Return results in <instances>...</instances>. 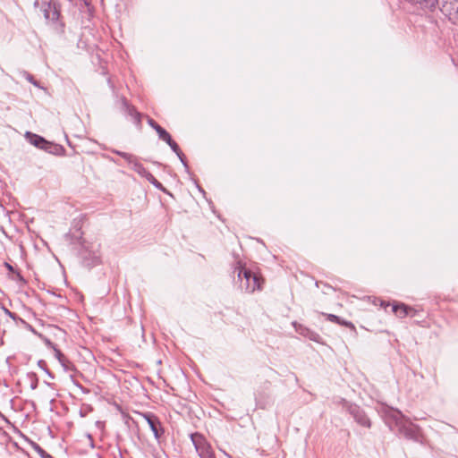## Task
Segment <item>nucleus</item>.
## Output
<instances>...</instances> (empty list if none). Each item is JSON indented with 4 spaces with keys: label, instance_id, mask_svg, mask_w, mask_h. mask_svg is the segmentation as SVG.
<instances>
[{
    "label": "nucleus",
    "instance_id": "1",
    "mask_svg": "<svg viewBox=\"0 0 458 458\" xmlns=\"http://www.w3.org/2000/svg\"><path fill=\"white\" fill-rule=\"evenodd\" d=\"M389 420H392L400 435L414 442L421 441L420 428L406 419L401 411H392L389 414Z\"/></svg>",
    "mask_w": 458,
    "mask_h": 458
},
{
    "label": "nucleus",
    "instance_id": "2",
    "mask_svg": "<svg viewBox=\"0 0 458 458\" xmlns=\"http://www.w3.org/2000/svg\"><path fill=\"white\" fill-rule=\"evenodd\" d=\"M234 272H237L239 285L242 291L251 293L256 290H260L262 288L261 284L263 281L261 277L243 267L241 262H238Z\"/></svg>",
    "mask_w": 458,
    "mask_h": 458
},
{
    "label": "nucleus",
    "instance_id": "3",
    "mask_svg": "<svg viewBox=\"0 0 458 458\" xmlns=\"http://www.w3.org/2000/svg\"><path fill=\"white\" fill-rule=\"evenodd\" d=\"M82 264L87 267H92L99 264V244L84 242L80 250Z\"/></svg>",
    "mask_w": 458,
    "mask_h": 458
},
{
    "label": "nucleus",
    "instance_id": "4",
    "mask_svg": "<svg viewBox=\"0 0 458 458\" xmlns=\"http://www.w3.org/2000/svg\"><path fill=\"white\" fill-rule=\"evenodd\" d=\"M190 438L199 458H216L210 443L202 434L191 433Z\"/></svg>",
    "mask_w": 458,
    "mask_h": 458
},
{
    "label": "nucleus",
    "instance_id": "5",
    "mask_svg": "<svg viewBox=\"0 0 458 458\" xmlns=\"http://www.w3.org/2000/svg\"><path fill=\"white\" fill-rule=\"evenodd\" d=\"M35 8L39 9L47 21L55 22L60 16V10L55 0H35Z\"/></svg>",
    "mask_w": 458,
    "mask_h": 458
},
{
    "label": "nucleus",
    "instance_id": "6",
    "mask_svg": "<svg viewBox=\"0 0 458 458\" xmlns=\"http://www.w3.org/2000/svg\"><path fill=\"white\" fill-rule=\"evenodd\" d=\"M111 152L120 156L121 157H123L124 160H126V162H128V164L131 165V168L139 174L140 175L141 177H144L146 178L150 172H148L144 166L142 164H140L139 161H138V158L137 157L133 156L132 154H130V153H127V152H123V151H120V150H117V149H114V148H112L110 149Z\"/></svg>",
    "mask_w": 458,
    "mask_h": 458
},
{
    "label": "nucleus",
    "instance_id": "7",
    "mask_svg": "<svg viewBox=\"0 0 458 458\" xmlns=\"http://www.w3.org/2000/svg\"><path fill=\"white\" fill-rule=\"evenodd\" d=\"M344 407L349 411L358 424L365 428L371 427L370 420L364 411L358 405L344 401Z\"/></svg>",
    "mask_w": 458,
    "mask_h": 458
},
{
    "label": "nucleus",
    "instance_id": "8",
    "mask_svg": "<svg viewBox=\"0 0 458 458\" xmlns=\"http://www.w3.org/2000/svg\"><path fill=\"white\" fill-rule=\"evenodd\" d=\"M121 108L124 114L131 117L132 123L139 128L141 127V114L131 106L125 98H122L120 100Z\"/></svg>",
    "mask_w": 458,
    "mask_h": 458
},
{
    "label": "nucleus",
    "instance_id": "9",
    "mask_svg": "<svg viewBox=\"0 0 458 458\" xmlns=\"http://www.w3.org/2000/svg\"><path fill=\"white\" fill-rule=\"evenodd\" d=\"M293 326L295 328V331L300 334L301 335L311 340V341H314V342H319L320 340V335L312 331L311 329L304 327L303 325H301V324H298L297 322H293Z\"/></svg>",
    "mask_w": 458,
    "mask_h": 458
},
{
    "label": "nucleus",
    "instance_id": "10",
    "mask_svg": "<svg viewBox=\"0 0 458 458\" xmlns=\"http://www.w3.org/2000/svg\"><path fill=\"white\" fill-rule=\"evenodd\" d=\"M42 150L55 156H64L65 153V149L62 145L48 140H46Z\"/></svg>",
    "mask_w": 458,
    "mask_h": 458
},
{
    "label": "nucleus",
    "instance_id": "11",
    "mask_svg": "<svg viewBox=\"0 0 458 458\" xmlns=\"http://www.w3.org/2000/svg\"><path fill=\"white\" fill-rule=\"evenodd\" d=\"M26 140L36 148L42 149L44 148V144H46V139L40 135L35 134L30 131H27L25 133Z\"/></svg>",
    "mask_w": 458,
    "mask_h": 458
},
{
    "label": "nucleus",
    "instance_id": "12",
    "mask_svg": "<svg viewBox=\"0 0 458 458\" xmlns=\"http://www.w3.org/2000/svg\"><path fill=\"white\" fill-rule=\"evenodd\" d=\"M392 311L397 317L404 318L410 315V312L413 311V309L403 303H394L392 306Z\"/></svg>",
    "mask_w": 458,
    "mask_h": 458
},
{
    "label": "nucleus",
    "instance_id": "13",
    "mask_svg": "<svg viewBox=\"0 0 458 458\" xmlns=\"http://www.w3.org/2000/svg\"><path fill=\"white\" fill-rule=\"evenodd\" d=\"M149 428L153 432L154 437L157 443L161 442V437L165 434V429L162 427L161 421L159 419H157L152 423L149 424Z\"/></svg>",
    "mask_w": 458,
    "mask_h": 458
},
{
    "label": "nucleus",
    "instance_id": "14",
    "mask_svg": "<svg viewBox=\"0 0 458 458\" xmlns=\"http://www.w3.org/2000/svg\"><path fill=\"white\" fill-rule=\"evenodd\" d=\"M148 123L157 131L160 140L164 141L165 140H170V134L152 118H148Z\"/></svg>",
    "mask_w": 458,
    "mask_h": 458
},
{
    "label": "nucleus",
    "instance_id": "15",
    "mask_svg": "<svg viewBox=\"0 0 458 458\" xmlns=\"http://www.w3.org/2000/svg\"><path fill=\"white\" fill-rule=\"evenodd\" d=\"M441 3V11L447 15L453 10L458 7V0H439Z\"/></svg>",
    "mask_w": 458,
    "mask_h": 458
},
{
    "label": "nucleus",
    "instance_id": "16",
    "mask_svg": "<svg viewBox=\"0 0 458 458\" xmlns=\"http://www.w3.org/2000/svg\"><path fill=\"white\" fill-rule=\"evenodd\" d=\"M323 315L326 316L327 320H329L330 322L337 323V324H340V325H344V326H345L347 327L354 328V326H353V324L352 322L342 320L336 315H334V314H325V313H323Z\"/></svg>",
    "mask_w": 458,
    "mask_h": 458
},
{
    "label": "nucleus",
    "instance_id": "17",
    "mask_svg": "<svg viewBox=\"0 0 458 458\" xmlns=\"http://www.w3.org/2000/svg\"><path fill=\"white\" fill-rule=\"evenodd\" d=\"M146 179L157 189L165 191V188L163 187L162 183L158 182L155 176L149 173V174L146 177Z\"/></svg>",
    "mask_w": 458,
    "mask_h": 458
},
{
    "label": "nucleus",
    "instance_id": "18",
    "mask_svg": "<svg viewBox=\"0 0 458 458\" xmlns=\"http://www.w3.org/2000/svg\"><path fill=\"white\" fill-rule=\"evenodd\" d=\"M168 145L169 147L171 148V149L177 155V156H180L181 154V149L178 146V144L172 139V137L170 136V140H165Z\"/></svg>",
    "mask_w": 458,
    "mask_h": 458
},
{
    "label": "nucleus",
    "instance_id": "19",
    "mask_svg": "<svg viewBox=\"0 0 458 458\" xmlns=\"http://www.w3.org/2000/svg\"><path fill=\"white\" fill-rule=\"evenodd\" d=\"M140 415L142 416L148 425L158 419V417L152 412H141Z\"/></svg>",
    "mask_w": 458,
    "mask_h": 458
},
{
    "label": "nucleus",
    "instance_id": "20",
    "mask_svg": "<svg viewBox=\"0 0 458 458\" xmlns=\"http://www.w3.org/2000/svg\"><path fill=\"white\" fill-rule=\"evenodd\" d=\"M446 16H448L449 20L454 23L458 24V7L449 13Z\"/></svg>",
    "mask_w": 458,
    "mask_h": 458
},
{
    "label": "nucleus",
    "instance_id": "21",
    "mask_svg": "<svg viewBox=\"0 0 458 458\" xmlns=\"http://www.w3.org/2000/svg\"><path fill=\"white\" fill-rule=\"evenodd\" d=\"M53 350L55 351V358L58 360V361L61 363V365H64V361L66 360L65 356L56 347Z\"/></svg>",
    "mask_w": 458,
    "mask_h": 458
},
{
    "label": "nucleus",
    "instance_id": "22",
    "mask_svg": "<svg viewBox=\"0 0 458 458\" xmlns=\"http://www.w3.org/2000/svg\"><path fill=\"white\" fill-rule=\"evenodd\" d=\"M38 366L43 369L50 377H54V376L52 375V373L49 371V369H47V362L43 360H39L38 361Z\"/></svg>",
    "mask_w": 458,
    "mask_h": 458
},
{
    "label": "nucleus",
    "instance_id": "23",
    "mask_svg": "<svg viewBox=\"0 0 458 458\" xmlns=\"http://www.w3.org/2000/svg\"><path fill=\"white\" fill-rule=\"evenodd\" d=\"M35 451L40 455L41 458H53L50 454H48L43 448H41L38 445H36Z\"/></svg>",
    "mask_w": 458,
    "mask_h": 458
},
{
    "label": "nucleus",
    "instance_id": "24",
    "mask_svg": "<svg viewBox=\"0 0 458 458\" xmlns=\"http://www.w3.org/2000/svg\"><path fill=\"white\" fill-rule=\"evenodd\" d=\"M23 75H24L25 79H26L28 81H30V83H32V84H33L34 86H36V87H39V85H38V81H37L36 80H34V77H33L31 74H30V73H29V72H23Z\"/></svg>",
    "mask_w": 458,
    "mask_h": 458
},
{
    "label": "nucleus",
    "instance_id": "25",
    "mask_svg": "<svg viewBox=\"0 0 458 458\" xmlns=\"http://www.w3.org/2000/svg\"><path fill=\"white\" fill-rule=\"evenodd\" d=\"M44 343L49 348L55 349L56 346L54 343H52L48 338L44 337Z\"/></svg>",
    "mask_w": 458,
    "mask_h": 458
},
{
    "label": "nucleus",
    "instance_id": "26",
    "mask_svg": "<svg viewBox=\"0 0 458 458\" xmlns=\"http://www.w3.org/2000/svg\"><path fill=\"white\" fill-rule=\"evenodd\" d=\"M177 157H179L180 161L184 165V167L187 169L188 168V165H187V162L185 160V157H184L183 153L181 151L180 156H177Z\"/></svg>",
    "mask_w": 458,
    "mask_h": 458
},
{
    "label": "nucleus",
    "instance_id": "27",
    "mask_svg": "<svg viewBox=\"0 0 458 458\" xmlns=\"http://www.w3.org/2000/svg\"><path fill=\"white\" fill-rule=\"evenodd\" d=\"M65 370L70 369V367L72 366L71 362L66 359L64 361V365H62Z\"/></svg>",
    "mask_w": 458,
    "mask_h": 458
},
{
    "label": "nucleus",
    "instance_id": "28",
    "mask_svg": "<svg viewBox=\"0 0 458 458\" xmlns=\"http://www.w3.org/2000/svg\"><path fill=\"white\" fill-rule=\"evenodd\" d=\"M379 303H380V306L383 307V308H386L389 306V303L385 301H382V300H378Z\"/></svg>",
    "mask_w": 458,
    "mask_h": 458
},
{
    "label": "nucleus",
    "instance_id": "29",
    "mask_svg": "<svg viewBox=\"0 0 458 458\" xmlns=\"http://www.w3.org/2000/svg\"><path fill=\"white\" fill-rule=\"evenodd\" d=\"M106 157V159H108V160H110V161H112V162L115 163V164H118V162H117L116 160H114L113 157H108V156H106V157Z\"/></svg>",
    "mask_w": 458,
    "mask_h": 458
},
{
    "label": "nucleus",
    "instance_id": "30",
    "mask_svg": "<svg viewBox=\"0 0 458 458\" xmlns=\"http://www.w3.org/2000/svg\"><path fill=\"white\" fill-rule=\"evenodd\" d=\"M6 267H7V268H9L10 270H12V269H13V267H12L11 265H9L8 263H6Z\"/></svg>",
    "mask_w": 458,
    "mask_h": 458
},
{
    "label": "nucleus",
    "instance_id": "31",
    "mask_svg": "<svg viewBox=\"0 0 458 458\" xmlns=\"http://www.w3.org/2000/svg\"><path fill=\"white\" fill-rule=\"evenodd\" d=\"M32 389H35L36 388V385L35 384H32Z\"/></svg>",
    "mask_w": 458,
    "mask_h": 458
},
{
    "label": "nucleus",
    "instance_id": "32",
    "mask_svg": "<svg viewBox=\"0 0 458 458\" xmlns=\"http://www.w3.org/2000/svg\"><path fill=\"white\" fill-rule=\"evenodd\" d=\"M389 428H391V430H394L392 428L391 422H389Z\"/></svg>",
    "mask_w": 458,
    "mask_h": 458
}]
</instances>
